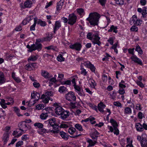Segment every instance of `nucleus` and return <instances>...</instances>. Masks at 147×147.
I'll return each instance as SVG.
<instances>
[{"label":"nucleus","instance_id":"b1692460","mask_svg":"<svg viewBox=\"0 0 147 147\" xmlns=\"http://www.w3.org/2000/svg\"><path fill=\"white\" fill-rule=\"evenodd\" d=\"M135 127L137 130L139 131H142L144 129L142 125L140 123H137L136 124Z\"/></svg>","mask_w":147,"mask_h":147},{"label":"nucleus","instance_id":"09e8293b","mask_svg":"<svg viewBox=\"0 0 147 147\" xmlns=\"http://www.w3.org/2000/svg\"><path fill=\"white\" fill-rule=\"evenodd\" d=\"M47 50L52 49L54 51H56L57 49L56 46H54L53 45H51L45 48Z\"/></svg>","mask_w":147,"mask_h":147},{"label":"nucleus","instance_id":"a19ab883","mask_svg":"<svg viewBox=\"0 0 147 147\" xmlns=\"http://www.w3.org/2000/svg\"><path fill=\"white\" fill-rule=\"evenodd\" d=\"M57 60L60 62H61L64 61L65 58L63 57L61 54H59L57 57Z\"/></svg>","mask_w":147,"mask_h":147},{"label":"nucleus","instance_id":"f8f14e48","mask_svg":"<svg viewBox=\"0 0 147 147\" xmlns=\"http://www.w3.org/2000/svg\"><path fill=\"white\" fill-rule=\"evenodd\" d=\"M84 65L88 67L89 68L92 72L94 73H95L96 68L94 65L90 62H87L85 63Z\"/></svg>","mask_w":147,"mask_h":147},{"label":"nucleus","instance_id":"2f4dec72","mask_svg":"<svg viewBox=\"0 0 147 147\" xmlns=\"http://www.w3.org/2000/svg\"><path fill=\"white\" fill-rule=\"evenodd\" d=\"M37 21V19L36 18H34V24L30 27V30L31 31L34 30H35V27Z\"/></svg>","mask_w":147,"mask_h":147},{"label":"nucleus","instance_id":"69168bd1","mask_svg":"<svg viewBox=\"0 0 147 147\" xmlns=\"http://www.w3.org/2000/svg\"><path fill=\"white\" fill-rule=\"evenodd\" d=\"M77 11L80 14H82L84 12V10L83 9L80 8L77 9Z\"/></svg>","mask_w":147,"mask_h":147},{"label":"nucleus","instance_id":"680f3d73","mask_svg":"<svg viewBox=\"0 0 147 147\" xmlns=\"http://www.w3.org/2000/svg\"><path fill=\"white\" fill-rule=\"evenodd\" d=\"M130 30L132 31L137 32L138 30V28L136 26H133L131 28Z\"/></svg>","mask_w":147,"mask_h":147},{"label":"nucleus","instance_id":"338daca9","mask_svg":"<svg viewBox=\"0 0 147 147\" xmlns=\"http://www.w3.org/2000/svg\"><path fill=\"white\" fill-rule=\"evenodd\" d=\"M119 93L120 94L123 95L125 93V90L123 89H122V88H120L119 90Z\"/></svg>","mask_w":147,"mask_h":147},{"label":"nucleus","instance_id":"7c9ffc66","mask_svg":"<svg viewBox=\"0 0 147 147\" xmlns=\"http://www.w3.org/2000/svg\"><path fill=\"white\" fill-rule=\"evenodd\" d=\"M41 75L45 78H48L49 77V74L47 71L44 70H42Z\"/></svg>","mask_w":147,"mask_h":147},{"label":"nucleus","instance_id":"6e6d98bb","mask_svg":"<svg viewBox=\"0 0 147 147\" xmlns=\"http://www.w3.org/2000/svg\"><path fill=\"white\" fill-rule=\"evenodd\" d=\"M116 94L117 93L113 91V93L110 94V98L112 99H115L116 96Z\"/></svg>","mask_w":147,"mask_h":147},{"label":"nucleus","instance_id":"f03ea898","mask_svg":"<svg viewBox=\"0 0 147 147\" xmlns=\"http://www.w3.org/2000/svg\"><path fill=\"white\" fill-rule=\"evenodd\" d=\"M18 126L19 130L22 132H25L29 129V127L26 125V121L20 122L18 124Z\"/></svg>","mask_w":147,"mask_h":147},{"label":"nucleus","instance_id":"473e14b6","mask_svg":"<svg viewBox=\"0 0 147 147\" xmlns=\"http://www.w3.org/2000/svg\"><path fill=\"white\" fill-rule=\"evenodd\" d=\"M37 24H40L41 26H45L46 25V23L45 22L42 21L41 20H38L37 22Z\"/></svg>","mask_w":147,"mask_h":147},{"label":"nucleus","instance_id":"dca6fc26","mask_svg":"<svg viewBox=\"0 0 147 147\" xmlns=\"http://www.w3.org/2000/svg\"><path fill=\"white\" fill-rule=\"evenodd\" d=\"M61 24L60 21H56L55 22V26L54 28V32L55 33V31L57 30L60 27H61Z\"/></svg>","mask_w":147,"mask_h":147},{"label":"nucleus","instance_id":"4468645a","mask_svg":"<svg viewBox=\"0 0 147 147\" xmlns=\"http://www.w3.org/2000/svg\"><path fill=\"white\" fill-rule=\"evenodd\" d=\"M48 130L43 127L40 129H39L37 131V132L43 136H45V134L48 133Z\"/></svg>","mask_w":147,"mask_h":147},{"label":"nucleus","instance_id":"774afa93","mask_svg":"<svg viewBox=\"0 0 147 147\" xmlns=\"http://www.w3.org/2000/svg\"><path fill=\"white\" fill-rule=\"evenodd\" d=\"M142 21L140 19H137L134 25H139L142 23Z\"/></svg>","mask_w":147,"mask_h":147},{"label":"nucleus","instance_id":"4c0bfd02","mask_svg":"<svg viewBox=\"0 0 147 147\" xmlns=\"http://www.w3.org/2000/svg\"><path fill=\"white\" fill-rule=\"evenodd\" d=\"M124 110V113L125 114H130L131 113V110L129 107H125Z\"/></svg>","mask_w":147,"mask_h":147},{"label":"nucleus","instance_id":"423d86ee","mask_svg":"<svg viewBox=\"0 0 147 147\" xmlns=\"http://www.w3.org/2000/svg\"><path fill=\"white\" fill-rule=\"evenodd\" d=\"M42 112L40 115V118L42 119H45L48 117V114L49 113V108H45L42 110Z\"/></svg>","mask_w":147,"mask_h":147},{"label":"nucleus","instance_id":"4be33fe9","mask_svg":"<svg viewBox=\"0 0 147 147\" xmlns=\"http://www.w3.org/2000/svg\"><path fill=\"white\" fill-rule=\"evenodd\" d=\"M33 95L32 94L31 95L32 98L35 100L36 101H38L40 97L39 94L36 92V93L33 92Z\"/></svg>","mask_w":147,"mask_h":147},{"label":"nucleus","instance_id":"a18cd8bd","mask_svg":"<svg viewBox=\"0 0 147 147\" xmlns=\"http://www.w3.org/2000/svg\"><path fill=\"white\" fill-rule=\"evenodd\" d=\"M115 1L116 4L120 5H122L124 3L123 0H115Z\"/></svg>","mask_w":147,"mask_h":147},{"label":"nucleus","instance_id":"f257e3e1","mask_svg":"<svg viewBox=\"0 0 147 147\" xmlns=\"http://www.w3.org/2000/svg\"><path fill=\"white\" fill-rule=\"evenodd\" d=\"M100 16L96 12L90 13L89 17L86 19V20L88 21L91 25L95 26L97 25Z\"/></svg>","mask_w":147,"mask_h":147},{"label":"nucleus","instance_id":"cd10ccee","mask_svg":"<svg viewBox=\"0 0 147 147\" xmlns=\"http://www.w3.org/2000/svg\"><path fill=\"white\" fill-rule=\"evenodd\" d=\"M38 57V55H32L28 58V61H34L37 59Z\"/></svg>","mask_w":147,"mask_h":147},{"label":"nucleus","instance_id":"6e6552de","mask_svg":"<svg viewBox=\"0 0 147 147\" xmlns=\"http://www.w3.org/2000/svg\"><path fill=\"white\" fill-rule=\"evenodd\" d=\"M130 59L134 63H137L141 65H142L143 63L142 60L140 58L137 57L136 55H132Z\"/></svg>","mask_w":147,"mask_h":147},{"label":"nucleus","instance_id":"0eeeda50","mask_svg":"<svg viewBox=\"0 0 147 147\" xmlns=\"http://www.w3.org/2000/svg\"><path fill=\"white\" fill-rule=\"evenodd\" d=\"M82 47V45L79 42H76L69 46V47L71 49L78 51L80 50Z\"/></svg>","mask_w":147,"mask_h":147},{"label":"nucleus","instance_id":"79ce46f5","mask_svg":"<svg viewBox=\"0 0 147 147\" xmlns=\"http://www.w3.org/2000/svg\"><path fill=\"white\" fill-rule=\"evenodd\" d=\"M76 130V129L74 127H70L68 129V132L69 134H71L75 133Z\"/></svg>","mask_w":147,"mask_h":147},{"label":"nucleus","instance_id":"412c9836","mask_svg":"<svg viewBox=\"0 0 147 147\" xmlns=\"http://www.w3.org/2000/svg\"><path fill=\"white\" fill-rule=\"evenodd\" d=\"M6 79L5 78L4 74L0 71V84L4 83L5 82Z\"/></svg>","mask_w":147,"mask_h":147},{"label":"nucleus","instance_id":"13d9d810","mask_svg":"<svg viewBox=\"0 0 147 147\" xmlns=\"http://www.w3.org/2000/svg\"><path fill=\"white\" fill-rule=\"evenodd\" d=\"M74 87L76 90V92H77V91H79L81 90L80 86L76 85L75 84L74 85Z\"/></svg>","mask_w":147,"mask_h":147},{"label":"nucleus","instance_id":"bb28decb","mask_svg":"<svg viewBox=\"0 0 147 147\" xmlns=\"http://www.w3.org/2000/svg\"><path fill=\"white\" fill-rule=\"evenodd\" d=\"M59 91L60 93H65L67 91V88L63 86H61L59 87Z\"/></svg>","mask_w":147,"mask_h":147},{"label":"nucleus","instance_id":"9d476101","mask_svg":"<svg viewBox=\"0 0 147 147\" xmlns=\"http://www.w3.org/2000/svg\"><path fill=\"white\" fill-rule=\"evenodd\" d=\"M34 1L35 0H27L24 3L23 8L31 7Z\"/></svg>","mask_w":147,"mask_h":147},{"label":"nucleus","instance_id":"3c124183","mask_svg":"<svg viewBox=\"0 0 147 147\" xmlns=\"http://www.w3.org/2000/svg\"><path fill=\"white\" fill-rule=\"evenodd\" d=\"M91 80V85H92V88H95V87L96 85V83L95 81L92 79H90Z\"/></svg>","mask_w":147,"mask_h":147},{"label":"nucleus","instance_id":"4d7b16f0","mask_svg":"<svg viewBox=\"0 0 147 147\" xmlns=\"http://www.w3.org/2000/svg\"><path fill=\"white\" fill-rule=\"evenodd\" d=\"M60 127L61 128H67L68 127L69 125L67 124L63 123L60 125Z\"/></svg>","mask_w":147,"mask_h":147},{"label":"nucleus","instance_id":"20e7f679","mask_svg":"<svg viewBox=\"0 0 147 147\" xmlns=\"http://www.w3.org/2000/svg\"><path fill=\"white\" fill-rule=\"evenodd\" d=\"M93 38L92 40V41L94 45L97 44L98 46H100L101 44V42L100 41V37H99L98 34L96 33L93 34Z\"/></svg>","mask_w":147,"mask_h":147},{"label":"nucleus","instance_id":"ddd939ff","mask_svg":"<svg viewBox=\"0 0 147 147\" xmlns=\"http://www.w3.org/2000/svg\"><path fill=\"white\" fill-rule=\"evenodd\" d=\"M70 113L69 111H64L60 115L61 118L63 120L67 118L69 115Z\"/></svg>","mask_w":147,"mask_h":147},{"label":"nucleus","instance_id":"aec40b11","mask_svg":"<svg viewBox=\"0 0 147 147\" xmlns=\"http://www.w3.org/2000/svg\"><path fill=\"white\" fill-rule=\"evenodd\" d=\"M105 107L106 106L102 102H100L98 105V109L100 112H104L103 109L105 108Z\"/></svg>","mask_w":147,"mask_h":147},{"label":"nucleus","instance_id":"864d4df0","mask_svg":"<svg viewBox=\"0 0 147 147\" xmlns=\"http://www.w3.org/2000/svg\"><path fill=\"white\" fill-rule=\"evenodd\" d=\"M113 104L116 106L120 107L121 108L122 107V105L121 103L118 101L114 102H113Z\"/></svg>","mask_w":147,"mask_h":147},{"label":"nucleus","instance_id":"1a4fd4ad","mask_svg":"<svg viewBox=\"0 0 147 147\" xmlns=\"http://www.w3.org/2000/svg\"><path fill=\"white\" fill-rule=\"evenodd\" d=\"M99 133L95 129H92V133L90 134L91 138L94 140L97 141L98 135Z\"/></svg>","mask_w":147,"mask_h":147},{"label":"nucleus","instance_id":"de8ad7c7","mask_svg":"<svg viewBox=\"0 0 147 147\" xmlns=\"http://www.w3.org/2000/svg\"><path fill=\"white\" fill-rule=\"evenodd\" d=\"M80 69L81 70V74L84 76H86L87 74V72L86 71V69H84L82 66H81Z\"/></svg>","mask_w":147,"mask_h":147},{"label":"nucleus","instance_id":"7ed1b4c3","mask_svg":"<svg viewBox=\"0 0 147 147\" xmlns=\"http://www.w3.org/2000/svg\"><path fill=\"white\" fill-rule=\"evenodd\" d=\"M65 96L66 99L68 101L73 102L76 100V97L74 93L72 91H70L66 94Z\"/></svg>","mask_w":147,"mask_h":147},{"label":"nucleus","instance_id":"49530a36","mask_svg":"<svg viewBox=\"0 0 147 147\" xmlns=\"http://www.w3.org/2000/svg\"><path fill=\"white\" fill-rule=\"evenodd\" d=\"M77 93L79 95L83 97H85V94L83 90H81L79 91H77Z\"/></svg>","mask_w":147,"mask_h":147},{"label":"nucleus","instance_id":"0e129e2a","mask_svg":"<svg viewBox=\"0 0 147 147\" xmlns=\"http://www.w3.org/2000/svg\"><path fill=\"white\" fill-rule=\"evenodd\" d=\"M134 48L132 49H128V53L132 55H134Z\"/></svg>","mask_w":147,"mask_h":147},{"label":"nucleus","instance_id":"bf43d9fd","mask_svg":"<svg viewBox=\"0 0 147 147\" xmlns=\"http://www.w3.org/2000/svg\"><path fill=\"white\" fill-rule=\"evenodd\" d=\"M50 99V98L47 96L46 98L42 100V102L45 103H47L49 102V99Z\"/></svg>","mask_w":147,"mask_h":147},{"label":"nucleus","instance_id":"c756f323","mask_svg":"<svg viewBox=\"0 0 147 147\" xmlns=\"http://www.w3.org/2000/svg\"><path fill=\"white\" fill-rule=\"evenodd\" d=\"M25 68L26 70L28 71L33 70V68H32V63H30L26 64L25 66Z\"/></svg>","mask_w":147,"mask_h":147},{"label":"nucleus","instance_id":"e2e57ef3","mask_svg":"<svg viewBox=\"0 0 147 147\" xmlns=\"http://www.w3.org/2000/svg\"><path fill=\"white\" fill-rule=\"evenodd\" d=\"M102 79L103 82H106L107 80V76L105 74L103 75L102 78Z\"/></svg>","mask_w":147,"mask_h":147},{"label":"nucleus","instance_id":"9b49d317","mask_svg":"<svg viewBox=\"0 0 147 147\" xmlns=\"http://www.w3.org/2000/svg\"><path fill=\"white\" fill-rule=\"evenodd\" d=\"M64 2V0H61L57 3L56 13H58L62 8Z\"/></svg>","mask_w":147,"mask_h":147},{"label":"nucleus","instance_id":"f704fd0d","mask_svg":"<svg viewBox=\"0 0 147 147\" xmlns=\"http://www.w3.org/2000/svg\"><path fill=\"white\" fill-rule=\"evenodd\" d=\"M53 38L52 35L50 34L47 36V37H43V39L44 41H50Z\"/></svg>","mask_w":147,"mask_h":147},{"label":"nucleus","instance_id":"052dcab7","mask_svg":"<svg viewBox=\"0 0 147 147\" xmlns=\"http://www.w3.org/2000/svg\"><path fill=\"white\" fill-rule=\"evenodd\" d=\"M47 96H53V93L51 91H48L45 93Z\"/></svg>","mask_w":147,"mask_h":147},{"label":"nucleus","instance_id":"39448f33","mask_svg":"<svg viewBox=\"0 0 147 147\" xmlns=\"http://www.w3.org/2000/svg\"><path fill=\"white\" fill-rule=\"evenodd\" d=\"M77 18L76 16L74 14H69L68 17V23L71 25H73L76 22Z\"/></svg>","mask_w":147,"mask_h":147},{"label":"nucleus","instance_id":"603ef678","mask_svg":"<svg viewBox=\"0 0 147 147\" xmlns=\"http://www.w3.org/2000/svg\"><path fill=\"white\" fill-rule=\"evenodd\" d=\"M130 139L129 138H127V144L126 145V147H128L130 145H132V141H130Z\"/></svg>","mask_w":147,"mask_h":147},{"label":"nucleus","instance_id":"a878e982","mask_svg":"<svg viewBox=\"0 0 147 147\" xmlns=\"http://www.w3.org/2000/svg\"><path fill=\"white\" fill-rule=\"evenodd\" d=\"M87 142L89 143L88 145L87 146V147H90L93 146L96 143H97L96 141L94 140V142L91 139H88L87 140Z\"/></svg>","mask_w":147,"mask_h":147},{"label":"nucleus","instance_id":"8fccbe9b","mask_svg":"<svg viewBox=\"0 0 147 147\" xmlns=\"http://www.w3.org/2000/svg\"><path fill=\"white\" fill-rule=\"evenodd\" d=\"M44 107L43 105L42 104H39L37 105L36 106V109L38 110H40L43 109Z\"/></svg>","mask_w":147,"mask_h":147},{"label":"nucleus","instance_id":"c9c22d12","mask_svg":"<svg viewBox=\"0 0 147 147\" xmlns=\"http://www.w3.org/2000/svg\"><path fill=\"white\" fill-rule=\"evenodd\" d=\"M141 144L142 147H147V140L142 139Z\"/></svg>","mask_w":147,"mask_h":147},{"label":"nucleus","instance_id":"393cba45","mask_svg":"<svg viewBox=\"0 0 147 147\" xmlns=\"http://www.w3.org/2000/svg\"><path fill=\"white\" fill-rule=\"evenodd\" d=\"M9 135L7 133H5L3 134V140L4 144L6 143L9 139Z\"/></svg>","mask_w":147,"mask_h":147},{"label":"nucleus","instance_id":"5701e85b","mask_svg":"<svg viewBox=\"0 0 147 147\" xmlns=\"http://www.w3.org/2000/svg\"><path fill=\"white\" fill-rule=\"evenodd\" d=\"M117 26H114L112 25L109 29L108 30V32H110L113 31L114 33H117L118 31L117 30Z\"/></svg>","mask_w":147,"mask_h":147},{"label":"nucleus","instance_id":"f3484780","mask_svg":"<svg viewBox=\"0 0 147 147\" xmlns=\"http://www.w3.org/2000/svg\"><path fill=\"white\" fill-rule=\"evenodd\" d=\"M64 110L62 107L59 106L55 108V112L56 114L60 115Z\"/></svg>","mask_w":147,"mask_h":147},{"label":"nucleus","instance_id":"ea45409f","mask_svg":"<svg viewBox=\"0 0 147 147\" xmlns=\"http://www.w3.org/2000/svg\"><path fill=\"white\" fill-rule=\"evenodd\" d=\"M37 101H36L34 99L31 98L28 102V104L30 107H31L34 105Z\"/></svg>","mask_w":147,"mask_h":147},{"label":"nucleus","instance_id":"c85d7f7f","mask_svg":"<svg viewBox=\"0 0 147 147\" xmlns=\"http://www.w3.org/2000/svg\"><path fill=\"white\" fill-rule=\"evenodd\" d=\"M110 122L112 124L113 128H117L118 125L117 122L114 119H111L110 120Z\"/></svg>","mask_w":147,"mask_h":147},{"label":"nucleus","instance_id":"58836bf2","mask_svg":"<svg viewBox=\"0 0 147 147\" xmlns=\"http://www.w3.org/2000/svg\"><path fill=\"white\" fill-rule=\"evenodd\" d=\"M75 127L80 131H82L83 130L82 126L79 123H77L75 125Z\"/></svg>","mask_w":147,"mask_h":147},{"label":"nucleus","instance_id":"2eb2a0df","mask_svg":"<svg viewBox=\"0 0 147 147\" xmlns=\"http://www.w3.org/2000/svg\"><path fill=\"white\" fill-rule=\"evenodd\" d=\"M33 48L35 50H37L39 51L42 49V45L41 43L35 42V44H32Z\"/></svg>","mask_w":147,"mask_h":147},{"label":"nucleus","instance_id":"5fc2aeb1","mask_svg":"<svg viewBox=\"0 0 147 147\" xmlns=\"http://www.w3.org/2000/svg\"><path fill=\"white\" fill-rule=\"evenodd\" d=\"M88 118L89 119H90L89 121H90V122L91 124H93L95 123L96 122L95 121H92L93 120H94L95 119V118L94 117L90 116Z\"/></svg>","mask_w":147,"mask_h":147},{"label":"nucleus","instance_id":"37998d69","mask_svg":"<svg viewBox=\"0 0 147 147\" xmlns=\"http://www.w3.org/2000/svg\"><path fill=\"white\" fill-rule=\"evenodd\" d=\"M14 111L16 112L18 116H23L22 115L20 114L19 113L20 110L18 108L16 107H14Z\"/></svg>","mask_w":147,"mask_h":147},{"label":"nucleus","instance_id":"e433bc0d","mask_svg":"<svg viewBox=\"0 0 147 147\" xmlns=\"http://www.w3.org/2000/svg\"><path fill=\"white\" fill-rule=\"evenodd\" d=\"M35 127L39 129H41L43 127V125L42 124L40 123H36L34 124Z\"/></svg>","mask_w":147,"mask_h":147},{"label":"nucleus","instance_id":"72a5a7b5","mask_svg":"<svg viewBox=\"0 0 147 147\" xmlns=\"http://www.w3.org/2000/svg\"><path fill=\"white\" fill-rule=\"evenodd\" d=\"M136 51H137L138 53L140 54V55H142L143 54V51L142 49H141L140 46L137 45L136 46V47L135 49Z\"/></svg>","mask_w":147,"mask_h":147},{"label":"nucleus","instance_id":"6ab92c4d","mask_svg":"<svg viewBox=\"0 0 147 147\" xmlns=\"http://www.w3.org/2000/svg\"><path fill=\"white\" fill-rule=\"evenodd\" d=\"M46 122L48 124V125H50L51 126H53L56 123L55 119L53 118H52L51 119H50L46 121Z\"/></svg>","mask_w":147,"mask_h":147},{"label":"nucleus","instance_id":"a211bd4d","mask_svg":"<svg viewBox=\"0 0 147 147\" xmlns=\"http://www.w3.org/2000/svg\"><path fill=\"white\" fill-rule=\"evenodd\" d=\"M59 134L64 140H67L68 139V135L64 132L60 131L59 132Z\"/></svg>","mask_w":147,"mask_h":147},{"label":"nucleus","instance_id":"c03bdc74","mask_svg":"<svg viewBox=\"0 0 147 147\" xmlns=\"http://www.w3.org/2000/svg\"><path fill=\"white\" fill-rule=\"evenodd\" d=\"M93 34L92 32H88L87 35V38L90 40H92L93 38Z\"/></svg>","mask_w":147,"mask_h":147}]
</instances>
